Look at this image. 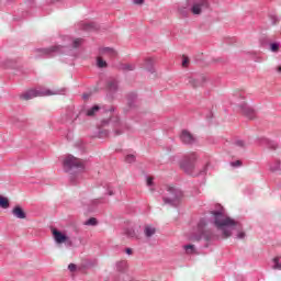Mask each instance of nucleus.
<instances>
[{"mask_svg": "<svg viewBox=\"0 0 281 281\" xmlns=\"http://www.w3.org/2000/svg\"><path fill=\"white\" fill-rule=\"evenodd\" d=\"M189 63H190V59L188 57H184L182 60V67H188Z\"/></svg>", "mask_w": 281, "mask_h": 281, "instance_id": "46", "label": "nucleus"}, {"mask_svg": "<svg viewBox=\"0 0 281 281\" xmlns=\"http://www.w3.org/2000/svg\"><path fill=\"white\" fill-rule=\"evenodd\" d=\"M145 68L149 74H155V60L153 58L145 59Z\"/></svg>", "mask_w": 281, "mask_h": 281, "instance_id": "20", "label": "nucleus"}, {"mask_svg": "<svg viewBox=\"0 0 281 281\" xmlns=\"http://www.w3.org/2000/svg\"><path fill=\"white\" fill-rule=\"evenodd\" d=\"M12 214L15 218H27V213H25L21 205H15L12 210Z\"/></svg>", "mask_w": 281, "mask_h": 281, "instance_id": "16", "label": "nucleus"}, {"mask_svg": "<svg viewBox=\"0 0 281 281\" xmlns=\"http://www.w3.org/2000/svg\"><path fill=\"white\" fill-rule=\"evenodd\" d=\"M135 159H136V157L133 154L125 156L126 164H135Z\"/></svg>", "mask_w": 281, "mask_h": 281, "instance_id": "37", "label": "nucleus"}, {"mask_svg": "<svg viewBox=\"0 0 281 281\" xmlns=\"http://www.w3.org/2000/svg\"><path fill=\"white\" fill-rule=\"evenodd\" d=\"M277 71H278L279 74H281V66H279V67L277 68Z\"/></svg>", "mask_w": 281, "mask_h": 281, "instance_id": "56", "label": "nucleus"}, {"mask_svg": "<svg viewBox=\"0 0 281 281\" xmlns=\"http://www.w3.org/2000/svg\"><path fill=\"white\" fill-rule=\"evenodd\" d=\"M67 115H68V117H69L70 120H74V108H70V109L68 110Z\"/></svg>", "mask_w": 281, "mask_h": 281, "instance_id": "45", "label": "nucleus"}, {"mask_svg": "<svg viewBox=\"0 0 281 281\" xmlns=\"http://www.w3.org/2000/svg\"><path fill=\"white\" fill-rule=\"evenodd\" d=\"M206 81L207 78L204 75H195L188 78V83L191 85L193 89H196L198 87H203Z\"/></svg>", "mask_w": 281, "mask_h": 281, "instance_id": "9", "label": "nucleus"}, {"mask_svg": "<svg viewBox=\"0 0 281 281\" xmlns=\"http://www.w3.org/2000/svg\"><path fill=\"white\" fill-rule=\"evenodd\" d=\"M211 214L213 217L212 220L203 217L199 221L196 232L191 234L190 240L199 243L204 239L206 243H210L214 235L212 232L205 231L207 223H213L217 229H221L223 238H229V236H232V229H243V224L225 215V210L223 207L211 211Z\"/></svg>", "mask_w": 281, "mask_h": 281, "instance_id": "1", "label": "nucleus"}, {"mask_svg": "<svg viewBox=\"0 0 281 281\" xmlns=\"http://www.w3.org/2000/svg\"><path fill=\"white\" fill-rule=\"evenodd\" d=\"M180 140L182 142V144H186L187 146H192V144L196 143V138L188 130H183L181 132Z\"/></svg>", "mask_w": 281, "mask_h": 281, "instance_id": "10", "label": "nucleus"}, {"mask_svg": "<svg viewBox=\"0 0 281 281\" xmlns=\"http://www.w3.org/2000/svg\"><path fill=\"white\" fill-rule=\"evenodd\" d=\"M108 112H110V113H114V111H115V106H111L110 109H108L106 110Z\"/></svg>", "mask_w": 281, "mask_h": 281, "instance_id": "53", "label": "nucleus"}, {"mask_svg": "<svg viewBox=\"0 0 281 281\" xmlns=\"http://www.w3.org/2000/svg\"><path fill=\"white\" fill-rule=\"evenodd\" d=\"M207 166H210V164H206L203 169L200 171V175H205V172H207Z\"/></svg>", "mask_w": 281, "mask_h": 281, "instance_id": "49", "label": "nucleus"}, {"mask_svg": "<svg viewBox=\"0 0 281 281\" xmlns=\"http://www.w3.org/2000/svg\"><path fill=\"white\" fill-rule=\"evenodd\" d=\"M134 3L136 5H142V3H144V0H134Z\"/></svg>", "mask_w": 281, "mask_h": 281, "instance_id": "51", "label": "nucleus"}, {"mask_svg": "<svg viewBox=\"0 0 281 281\" xmlns=\"http://www.w3.org/2000/svg\"><path fill=\"white\" fill-rule=\"evenodd\" d=\"M106 87L111 93H116L119 89V82L117 79H110L108 80Z\"/></svg>", "mask_w": 281, "mask_h": 281, "instance_id": "18", "label": "nucleus"}, {"mask_svg": "<svg viewBox=\"0 0 281 281\" xmlns=\"http://www.w3.org/2000/svg\"><path fill=\"white\" fill-rule=\"evenodd\" d=\"M239 100H245V95H243V93L239 94Z\"/></svg>", "mask_w": 281, "mask_h": 281, "instance_id": "55", "label": "nucleus"}, {"mask_svg": "<svg viewBox=\"0 0 281 281\" xmlns=\"http://www.w3.org/2000/svg\"><path fill=\"white\" fill-rule=\"evenodd\" d=\"M11 122H12V124H14V126H18V128H21V126H23L21 121L16 117H13Z\"/></svg>", "mask_w": 281, "mask_h": 281, "instance_id": "41", "label": "nucleus"}, {"mask_svg": "<svg viewBox=\"0 0 281 281\" xmlns=\"http://www.w3.org/2000/svg\"><path fill=\"white\" fill-rule=\"evenodd\" d=\"M68 269L71 271V273H74V271H76V269H78V266H76L75 263H70V265H68Z\"/></svg>", "mask_w": 281, "mask_h": 281, "instance_id": "43", "label": "nucleus"}, {"mask_svg": "<svg viewBox=\"0 0 281 281\" xmlns=\"http://www.w3.org/2000/svg\"><path fill=\"white\" fill-rule=\"evenodd\" d=\"M125 254H127V256H131V254H133V249L126 248V249H125Z\"/></svg>", "mask_w": 281, "mask_h": 281, "instance_id": "52", "label": "nucleus"}, {"mask_svg": "<svg viewBox=\"0 0 281 281\" xmlns=\"http://www.w3.org/2000/svg\"><path fill=\"white\" fill-rule=\"evenodd\" d=\"M101 203H104L103 198L91 200L88 203L83 202V205L86 207V211L91 213V212H95V207H98Z\"/></svg>", "mask_w": 281, "mask_h": 281, "instance_id": "11", "label": "nucleus"}, {"mask_svg": "<svg viewBox=\"0 0 281 281\" xmlns=\"http://www.w3.org/2000/svg\"><path fill=\"white\" fill-rule=\"evenodd\" d=\"M270 170L271 172H278V170H280V160H277L274 165H271Z\"/></svg>", "mask_w": 281, "mask_h": 281, "instance_id": "38", "label": "nucleus"}, {"mask_svg": "<svg viewBox=\"0 0 281 281\" xmlns=\"http://www.w3.org/2000/svg\"><path fill=\"white\" fill-rule=\"evenodd\" d=\"M108 196H113V194H115L114 192H113V188L111 187V186H108Z\"/></svg>", "mask_w": 281, "mask_h": 281, "instance_id": "44", "label": "nucleus"}, {"mask_svg": "<svg viewBox=\"0 0 281 281\" xmlns=\"http://www.w3.org/2000/svg\"><path fill=\"white\" fill-rule=\"evenodd\" d=\"M237 238L243 239L245 238V232H240L237 234Z\"/></svg>", "mask_w": 281, "mask_h": 281, "instance_id": "50", "label": "nucleus"}, {"mask_svg": "<svg viewBox=\"0 0 281 281\" xmlns=\"http://www.w3.org/2000/svg\"><path fill=\"white\" fill-rule=\"evenodd\" d=\"M127 105L130 109H135L137 102V94L135 92H128L126 95Z\"/></svg>", "mask_w": 281, "mask_h": 281, "instance_id": "17", "label": "nucleus"}, {"mask_svg": "<svg viewBox=\"0 0 281 281\" xmlns=\"http://www.w3.org/2000/svg\"><path fill=\"white\" fill-rule=\"evenodd\" d=\"M109 124H112L114 137H119V135H124V131H131V126L126 123H122L120 121V116H112L110 119H103L101 121V128H104V126H109Z\"/></svg>", "mask_w": 281, "mask_h": 281, "instance_id": "4", "label": "nucleus"}, {"mask_svg": "<svg viewBox=\"0 0 281 281\" xmlns=\"http://www.w3.org/2000/svg\"><path fill=\"white\" fill-rule=\"evenodd\" d=\"M178 13L180 14V16L188 19V14H190V9H188V5H179Z\"/></svg>", "mask_w": 281, "mask_h": 281, "instance_id": "23", "label": "nucleus"}, {"mask_svg": "<svg viewBox=\"0 0 281 281\" xmlns=\"http://www.w3.org/2000/svg\"><path fill=\"white\" fill-rule=\"evenodd\" d=\"M97 67H99V69H104V67H108V64L104 59L102 58H97Z\"/></svg>", "mask_w": 281, "mask_h": 281, "instance_id": "35", "label": "nucleus"}, {"mask_svg": "<svg viewBox=\"0 0 281 281\" xmlns=\"http://www.w3.org/2000/svg\"><path fill=\"white\" fill-rule=\"evenodd\" d=\"M80 172H76V173H70V177H69V179H70V183L72 184V186H77L78 184V180L80 179Z\"/></svg>", "mask_w": 281, "mask_h": 281, "instance_id": "30", "label": "nucleus"}, {"mask_svg": "<svg viewBox=\"0 0 281 281\" xmlns=\"http://www.w3.org/2000/svg\"><path fill=\"white\" fill-rule=\"evenodd\" d=\"M125 236H127V238H134L135 240H139V236H137V233L133 227L125 228Z\"/></svg>", "mask_w": 281, "mask_h": 281, "instance_id": "22", "label": "nucleus"}, {"mask_svg": "<svg viewBox=\"0 0 281 281\" xmlns=\"http://www.w3.org/2000/svg\"><path fill=\"white\" fill-rule=\"evenodd\" d=\"M233 146H236L237 148H245V140L237 139L233 143Z\"/></svg>", "mask_w": 281, "mask_h": 281, "instance_id": "39", "label": "nucleus"}, {"mask_svg": "<svg viewBox=\"0 0 281 281\" xmlns=\"http://www.w3.org/2000/svg\"><path fill=\"white\" fill-rule=\"evenodd\" d=\"M272 262H273L272 269H274L277 271H281L280 257H274L272 259Z\"/></svg>", "mask_w": 281, "mask_h": 281, "instance_id": "32", "label": "nucleus"}, {"mask_svg": "<svg viewBox=\"0 0 281 281\" xmlns=\"http://www.w3.org/2000/svg\"><path fill=\"white\" fill-rule=\"evenodd\" d=\"M70 45H54L46 48H36V56L35 58H54L55 56H59V54H65L66 49H78L82 43H85V38L78 37L71 40Z\"/></svg>", "mask_w": 281, "mask_h": 281, "instance_id": "2", "label": "nucleus"}, {"mask_svg": "<svg viewBox=\"0 0 281 281\" xmlns=\"http://www.w3.org/2000/svg\"><path fill=\"white\" fill-rule=\"evenodd\" d=\"M89 98V94H83V100H87Z\"/></svg>", "mask_w": 281, "mask_h": 281, "instance_id": "57", "label": "nucleus"}, {"mask_svg": "<svg viewBox=\"0 0 281 281\" xmlns=\"http://www.w3.org/2000/svg\"><path fill=\"white\" fill-rule=\"evenodd\" d=\"M43 95H56V92L52 90H29L20 95L21 100H33V98H38Z\"/></svg>", "mask_w": 281, "mask_h": 281, "instance_id": "7", "label": "nucleus"}, {"mask_svg": "<svg viewBox=\"0 0 281 281\" xmlns=\"http://www.w3.org/2000/svg\"><path fill=\"white\" fill-rule=\"evenodd\" d=\"M124 113H128V110L124 109Z\"/></svg>", "mask_w": 281, "mask_h": 281, "instance_id": "58", "label": "nucleus"}, {"mask_svg": "<svg viewBox=\"0 0 281 281\" xmlns=\"http://www.w3.org/2000/svg\"><path fill=\"white\" fill-rule=\"evenodd\" d=\"M187 254H194V245L188 244L184 246Z\"/></svg>", "mask_w": 281, "mask_h": 281, "instance_id": "40", "label": "nucleus"}, {"mask_svg": "<svg viewBox=\"0 0 281 281\" xmlns=\"http://www.w3.org/2000/svg\"><path fill=\"white\" fill-rule=\"evenodd\" d=\"M83 225H87L88 227H95V225H98V218L90 217L83 223Z\"/></svg>", "mask_w": 281, "mask_h": 281, "instance_id": "31", "label": "nucleus"}, {"mask_svg": "<svg viewBox=\"0 0 281 281\" xmlns=\"http://www.w3.org/2000/svg\"><path fill=\"white\" fill-rule=\"evenodd\" d=\"M259 43L261 47H269V45L271 44V38H269V36L267 35H261L259 38Z\"/></svg>", "mask_w": 281, "mask_h": 281, "instance_id": "26", "label": "nucleus"}, {"mask_svg": "<svg viewBox=\"0 0 281 281\" xmlns=\"http://www.w3.org/2000/svg\"><path fill=\"white\" fill-rule=\"evenodd\" d=\"M270 52L278 53L280 52V43L279 42H270L268 45Z\"/></svg>", "mask_w": 281, "mask_h": 281, "instance_id": "29", "label": "nucleus"}, {"mask_svg": "<svg viewBox=\"0 0 281 281\" xmlns=\"http://www.w3.org/2000/svg\"><path fill=\"white\" fill-rule=\"evenodd\" d=\"M66 243H67V245H68L69 247H71V245H74V243H72L71 240H69V239H68Z\"/></svg>", "mask_w": 281, "mask_h": 281, "instance_id": "54", "label": "nucleus"}, {"mask_svg": "<svg viewBox=\"0 0 281 281\" xmlns=\"http://www.w3.org/2000/svg\"><path fill=\"white\" fill-rule=\"evenodd\" d=\"M241 115H245L248 120H256V109L249 105L246 101H241L237 104Z\"/></svg>", "mask_w": 281, "mask_h": 281, "instance_id": "8", "label": "nucleus"}, {"mask_svg": "<svg viewBox=\"0 0 281 281\" xmlns=\"http://www.w3.org/2000/svg\"><path fill=\"white\" fill-rule=\"evenodd\" d=\"M156 233H157V229L155 227L145 226L144 234H145L146 238H150V237L155 236Z\"/></svg>", "mask_w": 281, "mask_h": 281, "instance_id": "24", "label": "nucleus"}, {"mask_svg": "<svg viewBox=\"0 0 281 281\" xmlns=\"http://www.w3.org/2000/svg\"><path fill=\"white\" fill-rule=\"evenodd\" d=\"M80 29L83 30V32H98V30H100V24L95 22H82Z\"/></svg>", "mask_w": 281, "mask_h": 281, "instance_id": "13", "label": "nucleus"}, {"mask_svg": "<svg viewBox=\"0 0 281 281\" xmlns=\"http://www.w3.org/2000/svg\"><path fill=\"white\" fill-rule=\"evenodd\" d=\"M99 53L101 56H110V58H115L117 56V50L112 47H102L99 48Z\"/></svg>", "mask_w": 281, "mask_h": 281, "instance_id": "15", "label": "nucleus"}, {"mask_svg": "<svg viewBox=\"0 0 281 281\" xmlns=\"http://www.w3.org/2000/svg\"><path fill=\"white\" fill-rule=\"evenodd\" d=\"M120 69H121V71H135V65H133V64H121Z\"/></svg>", "mask_w": 281, "mask_h": 281, "instance_id": "28", "label": "nucleus"}, {"mask_svg": "<svg viewBox=\"0 0 281 281\" xmlns=\"http://www.w3.org/2000/svg\"><path fill=\"white\" fill-rule=\"evenodd\" d=\"M259 144L266 146V148H269L270 150H276L278 148V143L265 137L259 138Z\"/></svg>", "mask_w": 281, "mask_h": 281, "instance_id": "14", "label": "nucleus"}, {"mask_svg": "<svg viewBox=\"0 0 281 281\" xmlns=\"http://www.w3.org/2000/svg\"><path fill=\"white\" fill-rule=\"evenodd\" d=\"M0 207L2 210H8L10 207V199L7 196L0 195Z\"/></svg>", "mask_w": 281, "mask_h": 281, "instance_id": "25", "label": "nucleus"}, {"mask_svg": "<svg viewBox=\"0 0 281 281\" xmlns=\"http://www.w3.org/2000/svg\"><path fill=\"white\" fill-rule=\"evenodd\" d=\"M154 180H153V178H150V177H147V186L150 188V187H153L154 186Z\"/></svg>", "mask_w": 281, "mask_h": 281, "instance_id": "47", "label": "nucleus"}, {"mask_svg": "<svg viewBox=\"0 0 281 281\" xmlns=\"http://www.w3.org/2000/svg\"><path fill=\"white\" fill-rule=\"evenodd\" d=\"M99 135L101 136V137H106V135H109V131H99Z\"/></svg>", "mask_w": 281, "mask_h": 281, "instance_id": "48", "label": "nucleus"}, {"mask_svg": "<svg viewBox=\"0 0 281 281\" xmlns=\"http://www.w3.org/2000/svg\"><path fill=\"white\" fill-rule=\"evenodd\" d=\"M269 19H270L272 25H277V23H280V16H278L276 14L269 15Z\"/></svg>", "mask_w": 281, "mask_h": 281, "instance_id": "36", "label": "nucleus"}, {"mask_svg": "<svg viewBox=\"0 0 281 281\" xmlns=\"http://www.w3.org/2000/svg\"><path fill=\"white\" fill-rule=\"evenodd\" d=\"M202 10L203 9L200 7V4H198V2L193 3L191 8L192 14H201Z\"/></svg>", "mask_w": 281, "mask_h": 281, "instance_id": "33", "label": "nucleus"}, {"mask_svg": "<svg viewBox=\"0 0 281 281\" xmlns=\"http://www.w3.org/2000/svg\"><path fill=\"white\" fill-rule=\"evenodd\" d=\"M79 115L77 114L76 117L74 120H78Z\"/></svg>", "mask_w": 281, "mask_h": 281, "instance_id": "59", "label": "nucleus"}, {"mask_svg": "<svg viewBox=\"0 0 281 281\" xmlns=\"http://www.w3.org/2000/svg\"><path fill=\"white\" fill-rule=\"evenodd\" d=\"M53 236L58 245H63V243H67V240H69V237L66 234L56 228L53 229Z\"/></svg>", "mask_w": 281, "mask_h": 281, "instance_id": "12", "label": "nucleus"}, {"mask_svg": "<svg viewBox=\"0 0 281 281\" xmlns=\"http://www.w3.org/2000/svg\"><path fill=\"white\" fill-rule=\"evenodd\" d=\"M164 205H170V207H179L181 201H183V191L175 187H166L162 194Z\"/></svg>", "mask_w": 281, "mask_h": 281, "instance_id": "3", "label": "nucleus"}, {"mask_svg": "<svg viewBox=\"0 0 281 281\" xmlns=\"http://www.w3.org/2000/svg\"><path fill=\"white\" fill-rule=\"evenodd\" d=\"M196 159V153L188 154L182 158L180 161V168L186 172V175L194 176Z\"/></svg>", "mask_w": 281, "mask_h": 281, "instance_id": "5", "label": "nucleus"}, {"mask_svg": "<svg viewBox=\"0 0 281 281\" xmlns=\"http://www.w3.org/2000/svg\"><path fill=\"white\" fill-rule=\"evenodd\" d=\"M2 65L7 69H14L16 67V65H19V60L18 59H7L2 63Z\"/></svg>", "mask_w": 281, "mask_h": 281, "instance_id": "21", "label": "nucleus"}, {"mask_svg": "<svg viewBox=\"0 0 281 281\" xmlns=\"http://www.w3.org/2000/svg\"><path fill=\"white\" fill-rule=\"evenodd\" d=\"M127 270H128V262L124 260L116 262V271H119V273H126Z\"/></svg>", "mask_w": 281, "mask_h": 281, "instance_id": "19", "label": "nucleus"}, {"mask_svg": "<svg viewBox=\"0 0 281 281\" xmlns=\"http://www.w3.org/2000/svg\"><path fill=\"white\" fill-rule=\"evenodd\" d=\"M231 166L233 168H240V166H243V160H236V161H232Z\"/></svg>", "mask_w": 281, "mask_h": 281, "instance_id": "42", "label": "nucleus"}, {"mask_svg": "<svg viewBox=\"0 0 281 281\" xmlns=\"http://www.w3.org/2000/svg\"><path fill=\"white\" fill-rule=\"evenodd\" d=\"M98 111H100V105H93L92 108L87 110L86 115L88 117H93V115H95V113H98Z\"/></svg>", "mask_w": 281, "mask_h": 281, "instance_id": "27", "label": "nucleus"}, {"mask_svg": "<svg viewBox=\"0 0 281 281\" xmlns=\"http://www.w3.org/2000/svg\"><path fill=\"white\" fill-rule=\"evenodd\" d=\"M198 5H200L203 10H207L210 8V0H199Z\"/></svg>", "mask_w": 281, "mask_h": 281, "instance_id": "34", "label": "nucleus"}, {"mask_svg": "<svg viewBox=\"0 0 281 281\" xmlns=\"http://www.w3.org/2000/svg\"><path fill=\"white\" fill-rule=\"evenodd\" d=\"M65 172H71V170H85V164L74 155H68L63 161Z\"/></svg>", "mask_w": 281, "mask_h": 281, "instance_id": "6", "label": "nucleus"}]
</instances>
